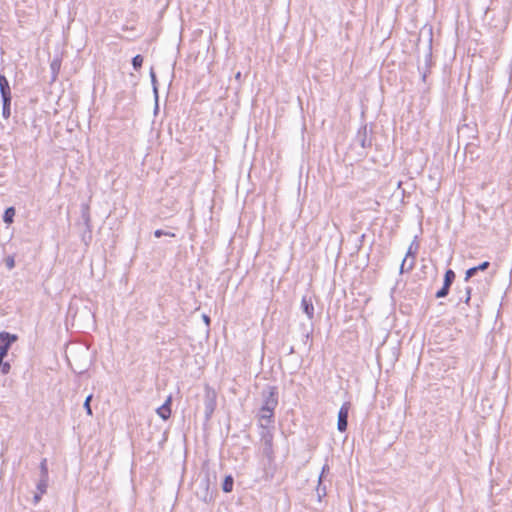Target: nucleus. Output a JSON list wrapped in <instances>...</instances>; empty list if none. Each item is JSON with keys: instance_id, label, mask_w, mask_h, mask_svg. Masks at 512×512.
Masks as SVG:
<instances>
[{"instance_id": "nucleus-30", "label": "nucleus", "mask_w": 512, "mask_h": 512, "mask_svg": "<svg viewBox=\"0 0 512 512\" xmlns=\"http://www.w3.org/2000/svg\"><path fill=\"white\" fill-rule=\"evenodd\" d=\"M57 67H58L57 62H56V61H53V62L51 63V68L55 71V70L57 69Z\"/></svg>"}, {"instance_id": "nucleus-18", "label": "nucleus", "mask_w": 512, "mask_h": 512, "mask_svg": "<svg viewBox=\"0 0 512 512\" xmlns=\"http://www.w3.org/2000/svg\"><path fill=\"white\" fill-rule=\"evenodd\" d=\"M82 217H83L86 225H89L90 215H89V207H88V205H83V207H82Z\"/></svg>"}, {"instance_id": "nucleus-25", "label": "nucleus", "mask_w": 512, "mask_h": 512, "mask_svg": "<svg viewBox=\"0 0 512 512\" xmlns=\"http://www.w3.org/2000/svg\"><path fill=\"white\" fill-rule=\"evenodd\" d=\"M2 374H8L10 372L11 366L8 362H2L0 367Z\"/></svg>"}, {"instance_id": "nucleus-1", "label": "nucleus", "mask_w": 512, "mask_h": 512, "mask_svg": "<svg viewBox=\"0 0 512 512\" xmlns=\"http://www.w3.org/2000/svg\"><path fill=\"white\" fill-rule=\"evenodd\" d=\"M276 403V400L273 398V393L270 392V398L266 400L259 412V422L261 427L266 428L270 425Z\"/></svg>"}, {"instance_id": "nucleus-13", "label": "nucleus", "mask_w": 512, "mask_h": 512, "mask_svg": "<svg viewBox=\"0 0 512 512\" xmlns=\"http://www.w3.org/2000/svg\"><path fill=\"white\" fill-rule=\"evenodd\" d=\"M48 479L40 476V479L37 483V491L40 492V495H43L47 491L48 487Z\"/></svg>"}, {"instance_id": "nucleus-16", "label": "nucleus", "mask_w": 512, "mask_h": 512, "mask_svg": "<svg viewBox=\"0 0 512 512\" xmlns=\"http://www.w3.org/2000/svg\"><path fill=\"white\" fill-rule=\"evenodd\" d=\"M40 476L44 478H49L46 459H43L42 462L40 463Z\"/></svg>"}, {"instance_id": "nucleus-29", "label": "nucleus", "mask_w": 512, "mask_h": 512, "mask_svg": "<svg viewBox=\"0 0 512 512\" xmlns=\"http://www.w3.org/2000/svg\"><path fill=\"white\" fill-rule=\"evenodd\" d=\"M203 320H204V322L206 323V325H209V324H210V318H209V316H207V315H205V314H204V315H203Z\"/></svg>"}, {"instance_id": "nucleus-17", "label": "nucleus", "mask_w": 512, "mask_h": 512, "mask_svg": "<svg viewBox=\"0 0 512 512\" xmlns=\"http://www.w3.org/2000/svg\"><path fill=\"white\" fill-rule=\"evenodd\" d=\"M321 477H322V474L319 476V479H318L319 484L316 488L319 500H321V498L326 495V488L321 486Z\"/></svg>"}, {"instance_id": "nucleus-11", "label": "nucleus", "mask_w": 512, "mask_h": 512, "mask_svg": "<svg viewBox=\"0 0 512 512\" xmlns=\"http://www.w3.org/2000/svg\"><path fill=\"white\" fill-rule=\"evenodd\" d=\"M11 99L12 98H2V102H3L2 115L5 119H8L11 115V110H10Z\"/></svg>"}, {"instance_id": "nucleus-4", "label": "nucleus", "mask_w": 512, "mask_h": 512, "mask_svg": "<svg viewBox=\"0 0 512 512\" xmlns=\"http://www.w3.org/2000/svg\"><path fill=\"white\" fill-rule=\"evenodd\" d=\"M455 280V272L452 269H448L444 275V283L440 290L436 292L437 298H444L448 295L450 287Z\"/></svg>"}, {"instance_id": "nucleus-27", "label": "nucleus", "mask_w": 512, "mask_h": 512, "mask_svg": "<svg viewBox=\"0 0 512 512\" xmlns=\"http://www.w3.org/2000/svg\"><path fill=\"white\" fill-rule=\"evenodd\" d=\"M470 298H471V288L470 287H466V289H465V303H468L470 301Z\"/></svg>"}, {"instance_id": "nucleus-12", "label": "nucleus", "mask_w": 512, "mask_h": 512, "mask_svg": "<svg viewBox=\"0 0 512 512\" xmlns=\"http://www.w3.org/2000/svg\"><path fill=\"white\" fill-rule=\"evenodd\" d=\"M233 485H234L233 477L231 475H228L225 477V479L223 481L222 489L224 492L229 493L233 490Z\"/></svg>"}, {"instance_id": "nucleus-2", "label": "nucleus", "mask_w": 512, "mask_h": 512, "mask_svg": "<svg viewBox=\"0 0 512 512\" xmlns=\"http://www.w3.org/2000/svg\"><path fill=\"white\" fill-rule=\"evenodd\" d=\"M216 399L217 395L215 390L206 387L205 390V398H204V406H205V417L209 420L216 408Z\"/></svg>"}, {"instance_id": "nucleus-22", "label": "nucleus", "mask_w": 512, "mask_h": 512, "mask_svg": "<svg viewBox=\"0 0 512 512\" xmlns=\"http://www.w3.org/2000/svg\"><path fill=\"white\" fill-rule=\"evenodd\" d=\"M154 235L155 237L159 238L161 236H170V237H174L175 234L170 232V231H164L162 229H158L154 232Z\"/></svg>"}, {"instance_id": "nucleus-24", "label": "nucleus", "mask_w": 512, "mask_h": 512, "mask_svg": "<svg viewBox=\"0 0 512 512\" xmlns=\"http://www.w3.org/2000/svg\"><path fill=\"white\" fill-rule=\"evenodd\" d=\"M415 265V258H409L405 266L404 272L411 271Z\"/></svg>"}, {"instance_id": "nucleus-8", "label": "nucleus", "mask_w": 512, "mask_h": 512, "mask_svg": "<svg viewBox=\"0 0 512 512\" xmlns=\"http://www.w3.org/2000/svg\"><path fill=\"white\" fill-rule=\"evenodd\" d=\"M301 309L308 319H312L314 316V306L311 296H303L301 301Z\"/></svg>"}, {"instance_id": "nucleus-31", "label": "nucleus", "mask_w": 512, "mask_h": 512, "mask_svg": "<svg viewBox=\"0 0 512 512\" xmlns=\"http://www.w3.org/2000/svg\"><path fill=\"white\" fill-rule=\"evenodd\" d=\"M235 78H236L237 80H240V78H241V72L236 73Z\"/></svg>"}, {"instance_id": "nucleus-14", "label": "nucleus", "mask_w": 512, "mask_h": 512, "mask_svg": "<svg viewBox=\"0 0 512 512\" xmlns=\"http://www.w3.org/2000/svg\"><path fill=\"white\" fill-rule=\"evenodd\" d=\"M15 216V209L13 207H9L5 210L3 220L5 223H12L13 217Z\"/></svg>"}, {"instance_id": "nucleus-15", "label": "nucleus", "mask_w": 512, "mask_h": 512, "mask_svg": "<svg viewBox=\"0 0 512 512\" xmlns=\"http://www.w3.org/2000/svg\"><path fill=\"white\" fill-rule=\"evenodd\" d=\"M142 64H143V57L141 55H136L132 59V65L136 71H138L142 67Z\"/></svg>"}, {"instance_id": "nucleus-23", "label": "nucleus", "mask_w": 512, "mask_h": 512, "mask_svg": "<svg viewBox=\"0 0 512 512\" xmlns=\"http://www.w3.org/2000/svg\"><path fill=\"white\" fill-rule=\"evenodd\" d=\"M478 272V268L475 266V267H471L469 268L467 271H466V275H465V281H468L471 277H473L476 273Z\"/></svg>"}, {"instance_id": "nucleus-6", "label": "nucleus", "mask_w": 512, "mask_h": 512, "mask_svg": "<svg viewBox=\"0 0 512 512\" xmlns=\"http://www.w3.org/2000/svg\"><path fill=\"white\" fill-rule=\"evenodd\" d=\"M419 247H420V245H419L418 237L415 236L407 250L405 258L403 259V261L401 263L400 273H404V269H405L408 259L416 257Z\"/></svg>"}, {"instance_id": "nucleus-9", "label": "nucleus", "mask_w": 512, "mask_h": 512, "mask_svg": "<svg viewBox=\"0 0 512 512\" xmlns=\"http://www.w3.org/2000/svg\"><path fill=\"white\" fill-rule=\"evenodd\" d=\"M171 402L172 398L169 396L164 404L156 410L159 417H161L163 420H167L171 415Z\"/></svg>"}, {"instance_id": "nucleus-20", "label": "nucleus", "mask_w": 512, "mask_h": 512, "mask_svg": "<svg viewBox=\"0 0 512 512\" xmlns=\"http://www.w3.org/2000/svg\"><path fill=\"white\" fill-rule=\"evenodd\" d=\"M5 265L9 270H12L15 267V258L10 255L5 258Z\"/></svg>"}, {"instance_id": "nucleus-5", "label": "nucleus", "mask_w": 512, "mask_h": 512, "mask_svg": "<svg viewBox=\"0 0 512 512\" xmlns=\"http://www.w3.org/2000/svg\"><path fill=\"white\" fill-rule=\"evenodd\" d=\"M17 341V336L8 332L0 333V355L6 356L7 352L12 345Z\"/></svg>"}, {"instance_id": "nucleus-10", "label": "nucleus", "mask_w": 512, "mask_h": 512, "mask_svg": "<svg viewBox=\"0 0 512 512\" xmlns=\"http://www.w3.org/2000/svg\"><path fill=\"white\" fill-rule=\"evenodd\" d=\"M0 94L2 98H12L9 82L2 74H0Z\"/></svg>"}, {"instance_id": "nucleus-7", "label": "nucleus", "mask_w": 512, "mask_h": 512, "mask_svg": "<svg viewBox=\"0 0 512 512\" xmlns=\"http://www.w3.org/2000/svg\"><path fill=\"white\" fill-rule=\"evenodd\" d=\"M355 143L360 145L362 148H366L371 145V139L368 137V129L366 125L359 128L355 137Z\"/></svg>"}, {"instance_id": "nucleus-26", "label": "nucleus", "mask_w": 512, "mask_h": 512, "mask_svg": "<svg viewBox=\"0 0 512 512\" xmlns=\"http://www.w3.org/2000/svg\"><path fill=\"white\" fill-rule=\"evenodd\" d=\"M490 263L488 261H484L483 263L476 266L478 268V271H484L489 267Z\"/></svg>"}, {"instance_id": "nucleus-21", "label": "nucleus", "mask_w": 512, "mask_h": 512, "mask_svg": "<svg viewBox=\"0 0 512 512\" xmlns=\"http://www.w3.org/2000/svg\"><path fill=\"white\" fill-rule=\"evenodd\" d=\"M91 400H92V395L90 394L86 397L85 402H84V408L89 416L92 415V409L90 406Z\"/></svg>"}, {"instance_id": "nucleus-28", "label": "nucleus", "mask_w": 512, "mask_h": 512, "mask_svg": "<svg viewBox=\"0 0 512 512\" xmlns=\"http://www.w3.org/2000/svg\"><path fill=\"white\" fill-rule=\"evenodd\" d=\"M42 495H40V492L37 491V493L34 495V501L35 503L39 502Z\"/></svg>"}, {"instance_id": "nucleus-19", "label": "nucleus", "mask_w": 512, "mask_h": 512, "mask_svg": "<svg viewBox=\"0 0 512 512\" xmlns=\"http://www.w3.org/2000/svg\"><path fill=\"white\" fill-rule=\"evenodd\" d=\"M150 77H151V81L153 84V91H154L155 97L157 99L158 98L157 79H156V75L153 70L150 71Z\"/></svg>"}, {"instance_id": "nucleus-3", "label": "nucleus", "mask_w": 512, "mask_h": 512, "mask_svg": "<svg viewBox=\"0 0 512 512\" xmlns=\"http://www.w3.org/2000/svg\"><path fill=\"white\" fill-rule=\"evenodd\" d=\"M350 411V403L345 402L339 409L338 412V420H337V429L340 432H345L348 426V415Z\"/></svg>"}]
</instances>
